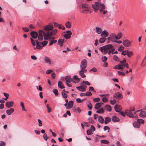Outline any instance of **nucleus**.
Returning a JSON list of instances; mask_svg holds the SVG:
<instances>
[{"instance_id":"24","label":"nucleus","mask_w":146,"mask_h":146,"mask_svg":"<svg viewBox=\"0 0 146 146\" xmlns=\"http://www.w3.org/2000/svg\"><path fill=\"white\" fill-rule=\"evenodd\" d=\"M122 34L121 32L119 33L117 35H115V39L117 40H119L122 37Z\"/></svg>"},{"instance_id":"23","label":"nucleus","mask_w":146,"mask_h":146,"mask_svg":"<svg viewBox=\"0 0 146 146\" xmlns=\"http://www.w3.org/2000/svg\"><path fill=\"white\" fill-rule=\"evenodd\" d=\"M133 125L134 127L139 128L140 127V124L137 121H135L133 122Z\"/></svg>"},{"instance_id":"6","label":"nucleus","mask_w":146,"mask_h":146,"mask_svg":"<svg viewBox=\"0 0 146 146\" xmlns=\"http://www.w3.org/2000/svg\"><path fill=\"white\" fill-rule=\"evenodd\" d=\"M82 7L83 10L82 11L83 13H88V11H89L90 8L88 5L86 4H83L82 5Z\"/></svg>"},{"instance_id":"56","label":"nucleus","mask_w":146,"mask_h":146,"mask_svg":"<svg viewBox=\"0 0 146 146\" xmlns=\"http://www.w3.org/2000/svg\"><path fill=\"white\" fill-rule=\"evenodd\" d=\"M107 58L106 56H102V61L105 62L107 60Z\"/></svg>"},{"instance_id":"9","label":"nucleus","mask_w":146,"mask_h":146,"mask_svg":"<svg viewBox=\"0 0 146 146\" xmlns=\"http://www.w3.org/2000/svg\"><path fill=\"white\" fill-rule=\"evenodd\" d=\"M125 113L130 117L133 118L134 117V115L131 110H126L125 111Z\"/></svg>"},{"instance_id":"8","label":"nucleus","mask_w":146,"mask_h":146,"mask_svg":"<svg viewBox=\"0 0 146 146\" xmlns=\"http://www.w3.org/2000/svg\"><path fill=\"white\" fill-rule=\"evenodd\" d=\"M72 35V32L70 30L66 31V33L64 35V37L66 39H69L71 38V35Z\"/></svg>"},{"instance_id":"15","label":"nucleus","mask_w":146,"mask_h":146,"mask_svg":"<svg viewBox=\"0 0 146 146\" xmlns=\"http://www.w3.org/2000/svg\"><path fill=\"white\" fill-rule=\"evenodd\" d=\"M142 109L137 111H141V112L140 113L139 116L142 117H146V112L143 111L142 110Z\"/></svg>"},{"instance_id":"45","label":"nucleus","mask_w":146,"mask_h":146,"mask_svg":"<svg viewBox=\"0 0 146 146\" xmlns=\"http://www.w3.org/2000/svg\"><path fill=\"white\" fill-rule=\"evenodd\" d=\"M57 42V40H51L50 41V43L49 44V46H50L52 44H53V43H56Z\"/></svg>"},{"instance_id":"44","label":"nucleus","mask_w":146,"mask_h":146,"mask_svg":"<svg viewBox=\"0 0 146 146\" xmlns=\"http://www.w3.org/2000/svg\"><path fill=\"white\" fill-rule=\"evenodd\" d=\"M146 65V58L144 59L143 61L142 62L141 65L143 67L145 66Z\"/></svg>"},{"instance_id":"3","label":"nucleus","mask_w":146,"mask_h":146,"mask_svg":"<svg viewBox=\"0 0 146 146\" xmlns=\"http://www.w3.org/2000/svg\"><path fill=\"white\" fill-rule=\"evenodd\" d=\"M57 32V30L56 29H54L53 30H52L50 32L46 34V35L44 37V39L45 40L48 39L49 38H50L52 35L56 34Z\"/></svg>"},{"instance_id":"34","label":"nucleus","mask_w":146,"mask_h":146,"mask_svg":"<svg viewBox=\"0 0 146 146\" xmlns=\"http://www.w3.org/2000/svg\"><path fill=\"white\" fill-rule=\"evenodd\" d=\"M96 33L98 34H100L102 32V29L100 28L97 27L96 28Z\"/></svg>"},{"instance_id":"51","label":"nucleus","mask_w":146,"mask_h":146,"mask_svg":"<svg viewBox=\"0 0 146 146\" xmlns=\"http://www.w3.org/2000/svg\"><path fill=\"white\" fill-rule=\"evenodd\" d=\"M88 120L89 123H94V121L93 120L92 118L91 117H90L89 118Z\"/></svg>"},{"instance_id":"50","label":"nucleus","mask_w":146,"mask_h":146,"mask_svg":"<svg viewBox=\"0 0 146 146\" xmlns=\"http://www.w3.org/2000/svg\"><path fill=\"white\" fill-rule=\"evenodd\" d=\"M110 102L111 105H114L116 102V100L114 99L113 100H110Z\"/></svg>"},{"instance_id":"14","label":"nucleus","mask_w":146,"mask_h":146,"mask_svg":"<svg viewBox=\"0 0 146 146\" xmlns=\"http://www.w3.org/2000/svg\"><path fill=\"white\" fill-rule=\"evenodd\" d=\"M115 110L117 112H120L122 109V107L120 105H116L115 107Z\"/></svg>"},{"instance_id":"30","label":"nucleus","mask_w":146,"mask_h":146,"mask_svg":"<svg viewBox=\"0 0 146 146\" xmlns=\"http://www.w3.org/2000/svg\"><path fill=\"white\" fill-rule=\"evenodd\" d=\"M111 121V119L109 117H107L105 118L104 121L105 124H106Z\"/></svg>"},{"instance_id":"48","label":"nucleus","mask_w":146,"mask_h":146,"mask_svg":"<svg viewBox=\"0 0 146 146\" xmlns=\"http://www.w3.org/2000/svg\"><path fill=\"white\" fill-rule=\"evenodd\" d=\"M53 92L56 96H57L58 94V91L56 89L53 90Z\"/></svg>"},{"instance_id":"12","label":"nucleus","mask_w":146,"mask_h":146,"mask_svg":"<svg viewBox=\"0 0 146 146\" xmlns=\"http://www.w3.org/2000/svg\"><path fill=\"white\" fill-rule=\"evenodd\" d=\"M30 35L32 38L35 39L38 36V33L36 31H32Z\"/></svg>"},{"instance_id":"31","label":"nucleus","mask_w":146,"mask_h":146,"mask_svg":"<svg viewBox=\"0 0 146 146\" xmlns=\"http://www.w3.org/2000/svg\"><path fill=\"white\" fill-rule=\"evenodd\" d=\"M126 62V60L125 58H124L122 61H121L119 62V64L122 66L125 65Z\"/></svg>"},{"instance_id":"10","label":"nucleus","mask_w":146,"mask_h":146,"mask_svg":"<svg viewBox=\"0 0 146 146\" xmlns=\"http://www.w3.org/2000/svg\"><path fill=\"white\" fill-rule=\"evenodd\" d=\"M122 94L119 92L115 93L113 95V98L117 99H120L123 98Z\"/></svg>"},{"instance_id":"60","label":"nucleus","mask_w":146,"mask_h":146,"mask_svg":"<svg viewBox=\"0 0 146 146\" xmlns=\"http://www.w3.org/2000/svg\"><path fill=\"white\" fill-rule=\"evenodd\" d=\"M43 138L46 141L48 139L47 135L46 133H44L43 135Z\"/></svg>"},{"instance_id":"29","label":"nucleus","mask_w":146,"mask_h":146,"mask_svg":"<svg viewBox=\"0 0 146 146\" xmlns=\"http://www.w3.org/2000/svg\"><path fill=\"white\" fill-rule=\"evenodd\" d=\"M112 121L114 122H118L119 120V119L117 117L115 116H112L111 118Z\"/></svg>"},{"instance_id":"35","label":"nucleus","mask_w":146,"mask_h":146,"mask_svg":"<svg viewBox=\"0 0 146 146\" xmlns=\"http://www.w3.org/2000/svg\"><path fill=\"white\" fill-rule=\"evenodd\" d=\"M20 106H21L22 110L23 111H27V110L25 108L24 103L22 101H21L20 102Z\"/></svg>"},{"instance_id":"37","label":"nucleus","mask_w":146,"mask_h":146,"mask_svg":"<svg viewBox=\"0 0 146 146\" xmlns=\"http://www.w3.org/2000/svg\"><path fill=\"white\" fill-rule=\"evenodd\" d=\"M65 25L66 26V27L67 28H70L71 27V24L70 22L69 21L67 22L66 24Z\"/></svg>"},{"instance_id":"2","label":"nucleus","mask_w":146,"mask_h":146,"mask_svg":"<svg viewBox=\"0 0 146 146\" xmlns=\"http://www.w3.org/2000/svg\"><path fill=\"white\" fill-rule=\"evenodd\" d=\"M92 7L95 12L97 10L100 9V12H102L103 10L105 8V7L104 4L99 1L94 3V4L92 5Z\"/></svg>"},{"instance_id":"19","label":"nucleus","mask_w":146,"mask_h":146,"mask_svg":"<svg viewBox=\"0 0 146 146\" xmlns=\"http://www.w3.org/2000/svg\"><path fill=\"white\" fill-rule=\"evenodd\" d=\"M73 103L74 102L73 101H70L68 103V106L66 107V108L67 109H69V108H72L73 106Z\"/></svg>"},{"instance_id":"36","label":"nucleus","mask_w":146,"mask_h":146,"mask_svg":"<svg viewBox=\"0 0 146 146\" xmlns=\"http://www.w3.org/2000/svg\"><path fill=\"white\" fill-rule=\"evenodd\" d=\"M106 38L105 37H102L100 38L99 42L100 43H103L106 40Z\"/></svg>"},{"instance_id":"61","label":"nucleus","mask_w":146,"mask_h":146,"mask_svg":"<svg viewBox=\"0 0 146 146\" xmlns=\"http://www.w3.org/2000/svg\"><path fill=\"white\" fill-rule=\"evenodd\" d=\"M23 30L25 32H28L29 31V29L26 27H23L22 28Z\"/></svg>"},{"instance_id":"11","label":"nucleus","mask_w":146,"mask_h":146,"mask_svg":"<svg viewBox=\"0 0 146 146\" xmlns=\"http://www.w3.org/2000/svg\"><path fill=\"white\" fill-rule=\"evenodd\" d=\"M14 102L12 101H9L7 102L5 104V106L7 108H11L13 106Z\"/></svg>"},{"instance_id":"54","label":"nucleus","mask_w":146,"mask_h":146,"mask_svg":"<svg viewBox=\"0 0 146 146\" xmlns=\"http://www.w3.org/2000/svg\"><path fill=\"white\" fill-rule=\"evenodd\" d=\"M37 120H38V122L39 123H38L39 126L40 127L42 126V121L39 119H38Z\"/></svg>"},{"instance_id":"59","label":"nucleus","mask_w":146,"mask_h":146,"mask_svg":"<svg viewBox=\"0 0 146 146\" xmlns=\"http://www.w3.org/2000/svg\"><path fill=\"white\" fill-rule=\"evenodd\" d=\"M36 88L38 90L40 91H42V88L40 86V85H39V87L38 86H36Z\"/></svg>"},{"instance_id":"42","label":"nucleus","mask_w":146,"mask_h":146,"mask_svg":"<svg viewBox=\"0 0 146 146\" xmlns=\"http://www.w3.org/2000/svg\"><path fill=\"white\" fill-rule=\"evenodd\" d=\"M128 51L129 50H125L121 52V54L122 55H124V56H125L126 55H127V54H128Z\"/></svg>"},{"instance_id":"17","label":"nucleus","mask_w":146,"mask_h":146,"mask_svg":"<svg viewBox=\"0 0 146 146\" xmlns=\"http://www.w3.org/2000/svg\"><path fill=\"white\" fill-rule=\"evenodd\" d=\"M108 35L109 33L107 31H104L102 32L101 34V36L106 38V37L108 36Z\"/></svg>"},{"instance_id":"32","label":"nucleus","mask_w":146,"mask_h":146,"mask_svg":"<svg viewBox=\"0 0 146 146\" xmlns=\"http://www.w3.org/2000/svg\"><path fill=\"white\" fill-rule=\"evenodd\" d=\"M46 33L44 32L43 31L41 30H40L38 32V35L40 36L44 35V36L46 35Z\"/></svg>"},{"instance_id":"57","label":"nucleus","mask_w":146,"mask_h":146,"mask_svg":"<svg viewBox=\"0 0 146 146\" xmlns=\"http://www.w3.org/2000/svg\"><path fill=\"white\" fill-rule=\"evenodd\" d=\"M95 130V127L93 125H91L90 127V131L92 132H94Z\"/></svg>"},{"instance_id":"33","label":"nucleus","mask_w":146,"mask_h":146,"mask_svg":"<svg viewBox=\"0 0 146 146\" xmlns=\"http://www.w3.org/2000/svg\"><path fill=\"white\" fill-rule=\"evenodd\" d=\"M98 121L101 123H103L104 122V118L102 116H100L98 117Z\"/></svg>"},{"instance_id":"63","label":"nucleus","mask_w":146,"mask_h":146,"mask_svg":"<svg viewBox=\"0 0 146 146\" xmlns=\"http://www.w3.org/2000/svg\"><path fill=\"white\" fill-rule=\"evenodd\" d=\"M100 99L99 98H96L93 99V101L94 102H98L100 101Z\"/></svg>"},{"instance_id":"16","label":"nucleus","mask_w":146,"mask_h":146,"mask_svg":"<svg viewBox=\"0 0 146 146\" xmlns=\"http://www.w3.org/2000/svg\"><path fill=\"white\" fill-rule=\"evenodd\" d=\"M44 60L46 63L48 64H51V61L50 58L47 56H46L44 57Z\"/></svg>"},{"instance_id":"4","label":"nucleus","mask_w":146,"mask_h":146,"mask_svg":"<svg viewBox=\"0 0 146 146\" xmlns=\"http://www.w3.org/2000/svg\"><path fill=\"white\" fill-rule=\"evenodd\" d=\"M87 66V60L86 59H84L81 61L80 65V67L81 70H82V71H87V70L85 69L86 68Z\"/></svg>"},{"instance_id":"46","label":"nucleus","mask_w":146,"mask_h":146,"mask_svg":"<svg viewBox=\"0 0 146 146\" xmlns=\"http://www.w3.org/2000/svg\"><path fill=\"white\" fill-rule=\"evenodd\" d=\"M48 42L46 41H44L42 42H40V44L43 45L42 47H44L48 43Z\"/></svg>"},{"instance_id":"49","label":"nucleus","mask_w":146,"mask_h":146,"mask_svg":"<svg viewBox=\"0 0 146 146\" xmlns=\"http://www.w3.org/2000/svg\"><path fill=\"white\" fill-rule=\"evenodd\" d=\"M110 129V128H109V127H108V126H105L104 127V130L105 131H106L107 130H108V132H109Z\"/></svg>"},{"instance_id":"53","label":"nucleus","mask_w":146,"mask_h":146,"mask_svg":"<svg viewBox=\"0 0 146 146\" xmlns=\"http://www.w3.org/2000/svg\"><path fill=\"white\" fill-rule=\"evenodd\" d=\"M101 142L103 143L108 144L109 143V141L106 140H101Z\"/></svg>"},{"instance_id":"38","label":"nucleus","mask_w":146,"mask_h":146,"mask_svg":"<svg viewBox=\"0 0 146 146\" xmlns=\"http://www.w3.org/2000/svg\"><path fill=\"white\" fill-rule=\"evenodd\" d=\"M96 112L98 113H103L104 112V111L103 109L102 108L97 111Z\"/></svg>"},{"instance_id":"20","label":"nucleus","mask_w":146,"mask_h":146,"mask_svg":"<svg viewBox=\"0 0 146 146\" xmlns=\"http://www.w3.org/2000/svg\"><path fill=\"white\" fill-rule=\"evenodd\" d=\"M76 88L78 90L81 92H84L86 90V88L82 86L77 87Z\"/></svg>"},{"instance_id":"5","label":"nucleus","mask_w":146,"mask_h":146,"mask_svg":"<svg viewBox=\"0 0 146 146\" xmlns=\"http://www.w3.org/2000/svg\"><path fill=\"white\" fill-rule=\"evenodd\" d=\"M45 31L46 34L50 32L53 28V26L51 24L45 26L43 27Z\"/></svg>"},{"instance_id":"27","label":"nucleus","mask_w":146,"mask_h":146,"mask_svg":"<svg viewBox=\"0 0 146 146\" xmlns=\"http://www.w3.org/2000/svg\"><path fill=\"white\" fill-rule=\"evenodd\" d=\"M65 79L66 82H70L72 81L71 76H66L65 77Z\"/></svg>"},{"instance_id":"18","label":"nucleus","mask_w":146,"mask_h":146,"mask_svg":"<svg viewBox=\"0 0 146 146\" xmlns=\"http://www.w3.org/2000/svg\"><path fill=\"white\" fill-rule=\"evenodd\" d=\"M14 111V109L13 108H11L9 110H6V113L8 115H11L12 113Z\"/></svg>"},{"instance_id":"47","label":"nucleus","mask_w":146,"mask_h":146,"mask_svg":"<svg viewBox=\"0 0 146 146\" xmlns=\"http://www.w3.org/2000/svg\"><path fill=\"white\" fill-rule=\"evenodd\" d=\"M58 27L59 29H62L63 30H64L65 29V27L61 24H59Z\"/></svg>"},{"instance_id":"13","label":"nucleus","mask_w":146,"mask_h":146,"mask_svg":"<svg viewBox=\"0 0 146 146\" xmlns=\"http://www.w3.org/2000/svg\"><path fill=\"white\" fill-rule=\"evenodd\" d=\"M110 36L111 38V41L113 42L115 40V34L113 33H111L110 35Z\"/></svg>"},{"instance_id":"1","label":"nucleus","mask_w":146,"mask_h":146,"mask_svg":"<svg viewBox=\"0 0 146 146\" xmlns=\"http://www.w3.org/2000/svg\"><path fill=\"white\" fill-rule=\"evenodd\" d=\"M99 50L104 54L108 53L110 54L115 50V48L111 44H108L100 47Z\"/></svg>"},{"instance_id":"58","label":"nucleus","mask_w":146,"mask_h":146,"mask_svg":"<svg viewBox=\"0 0 146 146\" xmlns=\"http://www.w3.org/2000/svg\"><path fill=\"white\" fill-rule=\"evenodd\" d=\"M85 95L86 96H90L92 95V93L90 92H87L85 94Z\"/></svg>"},{"instance_id":"28","label":"nucleus","mask_w":146,"mask_h":146,"mask_svg":"<svg viewBox=\"0 0 146 146\" xmlns=\"http://www.w3.org/2000/svg\"><path fill=\"white\" fill-rule=\"evenodd\" d=\"M58 87L61 89H63L65 88L64 84L61 81L58 82Z\"/></svg>"},{"instance_id":"21","label":"nucleus","mask_w":146,"mask_h":146,"mask_svg":"<svg viewBox=\"0 0 146 146\" xmlns=\"http://www.w3.org/2000/svg\"><path fill=\"white\" fill-rule=\"evenodd\" d=\"M87 71H82V70L79 72V74L81 76V77L83 78H84L86 77V76L84 73H85Z\"/></svg>"},{"instance_id":"25","label":"nucleus","mask_w":146,"mask_h":146,"mask_svg":"<svg viewBox=\"0 0 146 146\" xmlns=\"http://www.w3.org/2000/svg\"><path fill=\"white\" fill-rule=\"evenodd\" d=\"M102 103H98L96 104H95L94 108L96 109H98L101 108L102 106Z\"/></svg>"},{"instance_id":"40","label":"nucleus","mask_w":146,"mask_h":146,"mask_svg":"<svg viewBox=\"0 0 146 146\" xmlns=\"http://www.w3.org/2000/svg\"><path fill=\"white\" fill-rule=\"evenodd\" d=\"M46 107L47 109V111L48 113H50L52 111V108L50 107L48 104L46 105Z\"/></svg>"},{"instance_id":"41","label":"nucleus","mask_w":146,"mask_h":146,"mask_svg":"<svg viewBox=\"0 0 146 146\" xmlns=\"http://www.w3.org/2000/svg\"><path fill=\"white\" fill-rule=\"evenodd\" d=\"M137 121L139 124L140 123L144 124L145 122L142 119H138Z\"/></svg>"},{"instance_id":"52","label":"nucleus","mask_w":146,"mask_h":146,"mask_svg":"<svg viewBox=\"0 0 146 146\" xmlns=\"http://www.w3.org/2000/svg\"><path fill=\"white\" fill-rule=\"evenodd\" d=\"M133 55V52L131 51H129V52L128 51V54H127V56L129 57H130L131 56Z\"/></svg>"},{"instance_id":"62","label":"nucleus","mask_w":146,"mask_h":146,"mask_svg":"<svg viewBox=\"0 0 146 146\" xmlns=\"http://www.w3.org/2000/svg\"><path fill=\"white\" fill-rule=\"evenodd\" d=\"M62 97L64 98H67V95L65 93H63V92H62Z\"/></svg>"},{"instance_id":"7","label":"nucleus","mask_w":146,"mask_h":146,"mask_svg":"<svg viewBox=\"0 0 146 146\" xmlns=\"http://www.w3.org/2000/svg\"><path fill=\"white\" fill-rule=\"evenodd\" d=\"M122 44L125 47H128L131 45V42L129 40L126 39L123 41Z\"/></svg>"},{"instance_id":"39","label":"nucleus","mask_w":146,"mask_h":146,"mask_svg":"<svg viewBox=\"0 0 146 146\" xmlns=\"http://www.w3.org/2000/svg\"><path fill=\"white\" fill-rule=\"evenodd\" d=\"M74 78L76 80L77 83L80 80V78H79L76 75H74Z\"/></svg>"},{"instance_id":"43","label":"nucleus","mask_w":146,"mask_h":146,"mask_svg":"<svg viewBox=\"0 0 146 146\" xmlns=\"http://www.w3.org/2000/svg\"><path fill=\"white\" fill-rule=\"evenodd\" d=\"M124 49V47L123 46H121L118 48V51H122Z\"/></svg>"},{"instance_id":"26","label":"nucleus","mask_w":146,"mask_h":146,"mask_svg":"<svg viewBox=\"0 0 146 146\" xmlns=\"http://www.w3.org/2000/svg\"><path fill=\"white\" fill-rule=\"evenodd\" d=\"M64 41V40L62 39H59L58 40V44L60 45L61 47L63 45Z\"/></svg>"},{"instance_id":"55","label":"nucleus","mask_w":146,"mask_h":146,"mask_svg":"<svg viewBox=\"0 0 146 146\" xmlns=\"http://www.w3.org/2000/svg\"><path fill=\"white\" fill-rule=\"evenodd\" d=\"M31 42L32 45L34 46H35L36 45V44L35 42V41L31 38Z\"/></svg>"},{"instance_id":"64","label":"nucleus","mask_w":146,"mask_h":146,"mask_svg":"<svg viewBox=\"0 0 146 146\" xmlns=\"http://www.w3.org/2000/svg\"><path fill=\"white\" fill-rule=\"evenodd\" d=\"M5 145V143L4 141H0V146H4Z\"/></svg>"},{"instance_id":"22","label":"nucleus","mask_w":146,"mask_h":146,"mask_svg":"<svg viewBox=\"0 0 146 146\" xmlns=\"http://www.w3.org/2000/svg\"><path fill=\"white\" fill-rule=\"evenodd\" d=\"M105 110L108 111H110L111 110V106L109 105H106L105 106Z\"/></svg>"}]
</instances>
